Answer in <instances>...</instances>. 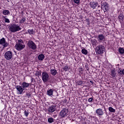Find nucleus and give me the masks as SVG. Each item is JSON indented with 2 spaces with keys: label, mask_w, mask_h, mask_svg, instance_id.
Returning <instances> with one entry per match:
<instances>
[{
  "label": "nucleus",
  "mask_w": 124,
  "mask_h": 124,
  "mask_svg": "<svg viewBox=\"0 0 124 124\" xmlns=\"http://www.w3.org/2000/svg\"><path fill=\"white\" fill-rule=\"evenodd\" d=\"M9 30L11 32H16V31H21L22 28L18 24H13L9 27Z\"/></svg>",
  "instance_id": "nucleus-1"
},
{
  "label": "nucleus",
  "mask_w": 124,
  "mask_h": 124,
  "mask_svg": "<svg viewBox=\"0 0 124 124\" xmlns=\"http://www.w3.org/2000/svg\"><path fill=\"white\" fill-rule=\"evenodd\" d=\"M25 48V45H24V42L23 40H20L18 41L16 45V48L18 51H21Z\"/></svg>",
  "instance_id": "nucleus-2"
},
{
  "label": "nucleus",
  "mask_w": 124,
  "mask_h": 124,
  "mask_svg": "<svg viewBox=\"0 0 124 124\" xmlns=\"http://www.w3.org/2000/svg\"><path fill=\"white\" fill-rule=\"evenodd\" d=\"M95 52L98 55H102L105 52V47L102 45L98 46L96 47Z\"/></svg>",
  "instance_id": "nucleus-3"
},
{
  "label": "nucleus",
  "mask_w": 124,
  "mask_h": 124,
  "mask_svg": "<svg viewBox=\"0 0 124 124\" xmlns=\"http://www.w3.org/2000/svg\"><path fill=\"white\" fill-rule=\"evenodd\" d=\"M69 111V110L68 108H63L60 113V117H61V118H65V117H67Z\"/></svg>",
  "instance_id": "nucleus-4"
},
{
  "label": "nucleus",
  "mask_w": 124,
  "mask_h": 124,
  "mask_svg": "<svg viewBox=\"0 0 124 124\" xmlns=\"http://www.w3.org/2000/svg\"><path fill=\"white\" fill-rule=\"evenodd\" d=\"M101 9L104 11V12H106V11H108L109 10V4L107 3V2L105 1H101Z\"/></svg>",
  "instance_id": "nucleus-5"
},
{
  "label": "nucleus",
  "mask_w": 124,
  "mask_h": 124,
  "mask_svg": "<svg viewBox=\"0 0 124 124\" xmlns=\"http://www.w3.org/2000/svg\"><path fill=\"white\" fill-rule=\"evenodd\" d=\"M42 79L44 82V83H46V82H48L49 80V75L46 72H43L42 74Z\"/></svg>",
  "instance_id": "nucleus-6"
},
{
  "label": "nucleus",
  "mask_w": 124,
  "mask_h": 124,
  "mask_svg": "<svg viewBox=\"0 0 124 124\" xmlns=\"http://www.w3.org/2000/svg\"><path fill=\"white\" fill-rule=\"evenodd\" d=\"M13 57V54H12V52L10 51H7L4 54V58L7 61H9V60H11V59Z\"/></svg>",
  "instance_id": "nucleus-7"
},
{
  "label": "nucleus",
  "mask_w": 124,
  "mask_h": 124,
  "mask_svg": "<svg viewBox=\"0 0 124 124\" xmlns=\"http://www.w3.org/2000/svg\"><path fill=\"white\" fill-rule=\"evenodd\" d=\"M28 47H29L30 49H32V50H35L37 48L36 45L31 40L28 41Z\"/></svg>",
  "instance_id": "nucleus-8"
},
{
  "label": "nucleus",
  "mask_w": 124,
  "mask_h": 124,
  "mask_svg": "<svg viewBox=\"0 0 124 124\" xmlns=\"http://www.w3.org/2000/svg\"><path fill=\"white\" fill-rule=\"evenodd\" d=\"M0 44L3 46V48H5V47H7L9 45L8 43H7L5 41V39L4 38L0 39Z\"/></svg>",
  "instance_id": "nucleus-9"
},
{
  "label": "nucleus",
  "mask_w": 124,
  "mask_h": 124,
  "mask_svg": "<svg viewBox=\"0 0 124 124\" xmlns=\"http://www.w3.org/2000/svg\"><path fill=\"white\" fill-rule=\"evenodd\" d=\"M16 89L17 90L19 94H22V93H23V92L25 91L24 90V88H23L22 86L20 85H16Z\"/></svg>",
  "instance_id": "nucleus-10"
},
{
  "label": "nucleus",
  "mask_w": 124,
  "mask_h": 124,
  "mask_svg": "<svg viewBox=\"0 0 124 124\" xmlns=\"http://www.w3.org/2000/svg\"><path fill=\"white\" fill-rule=\"evenodd\" d=\"M98 39V41H105V35H103V34H99L97 36V37Z\"/></svg>",
  "instance_id": "nucleus-11"
},
{
  "label": "nucleus",
  "mask_w": 124,
  "mask_h": 124,
  "mask_svg": "<svg viewBox=\"0 0 124 124\" xmlns=\"http://www.w3.org/2000/svg\"><path fill=\"white\" fill-rule=\"evenodd\" d=\"M90 6L91 7V8H93V9H95V8L97 5H98V3L97 2H90L89 4Z\"/></svg>",
  "instance_id": "nucleus-12"
},
{
  "label": "nucleus",
  "mask_w": 124,
  "mask_h": 124,
  "mask_svg": "<svg viewBox=\"0 0 124 124\" xmlns=\"http://www.w3.org/2000/svg\"><path fill=\"white\" fill-rule=\"evenodd\" d=\"M56 107H57V106H54L52 105L48 108V112L49 113H53V112H55L56 111Z\"/></svg>",
  "instance_id": "nucleus-13"
},
{
  "label": "nucleus",
  "mask_w": 124,
  "mask_h": 124,
  "mask_svg": "<svg viewBox=\"0 0 124 124\" xmlns=\"http://www.w3.org/2000/svg\"><path fill=\"white\" fill-rule=\"evenodd\" d=\"M96 114H97L98 116H103L104 115V112L102 109L98 108L96 110Z\"/></svg>",
  "instance_id": "nucleus-14"
},
{
  "label": "nucleus",
  "mask_w": 124,
  "mask_h": 124,
  "mask_svg": "<svg viewBox=\"0 0 124 124\" xmlns=\"http://www.w3.org/2000/svg\"><path fill=\"white\" fill-rule=\"evenodd\" d=\"M21 87H22L23 89L25 90L30 87V83H28L24 81L22 83Z\"/></svg>",
  "instance_id": "nucleus-15"
},
{
  "label": "nucleus",
  "mask_w": 124,
  "mask_h": 124,
  "mask_svg": "<svg viewBox=\"0 0 124 124\" xmlns=\"http://www.w3.org/2000/svg\"><path fill=\"white\" fill-rule=\"evenodd\" d=\"M50 73L53 76H56V75H57V73H58V72L57 71V70L55 69H51L50 70Z\"/></svg>",
  "instance_id": "nucleus-16"
},
{
  "label": "nucleus",
  "mask_w": 124,
  "mask_h": 124,
  "mask_svg": "<svg viewBox=\"0 0 124 124\" xmlns=\"http://www.w3.org/2000/svg\"><path fill=\"white\" fill-rule=\"evenodd\" d=\"M96 43H97V41L95 39L91 40V44H92L93 47H95L96 46Z\"/></svg>",
  "instance_id": "nucleus-17"
},
{
  "label": "nucleus",
  "mask_w": 124,
  "mask_h": 124,
  "mask_svg": "<svg viewBox=\"0 0 124 124\" xmlns=\"http://www.w3.org/2000/svg\"><path fill=\"white\" fill-rule=\"evenodd\" d=\"M45 58V56H44V54H42L39 55L38 56V59L39 60V61H43V60H44Z\"/></svg>",
  "instance_id": "nucleus-18"
},
{
  "label": "nucleus",
  "mask_w": 124,
  "mask_h": 124,
  "mask_svg": "<svg viewBox=\"0 0 124 124\" xmlns=\"http://www.w3.org/2000/svg\"><path fill=\"white\" fill-rule=\"evenodd\" d=\"M53 92L54 91L53 89H49V90L47 91V95H49V96H52V95H53Z\"/></svg>",
  "instance_id": "nucleus-19"
},
{
  "label": "nucleus",
  "mask_w": 124,
  "mask_h": 124,
  "mask_svg": "<svg viewBox=\"0 0 124 124\" xmlns=\"http://www.w3.org/2000/svg\"><path fill=\"white\" fill-rule=\"evenodd\" d=\"M119 20L120 22H123L124 21V15L123 14H121L118 16Z\"/></svg>",
  "instance_id": "nucleus-20"
},
{
  "label": "nucleus",
  "mask_w": 124,
  "mask_h": 124,
  "mask_svg": "<svg viewBox=\"0 0 124 124\" xmlns=\"http://www.w3.org/2000/svg\"><path fill=\"white\" fill-rule=\"evenodd\" d=\"M116 71L115 70H112L110 72V75L112 76L113 77H116Z\"/></svg>",
  "instance_id": "nucleus-21"
},
{
  "label": "nucleus",
  "mask_w": 124,
  "mask_h": 124,
  "mask_svg": "<svg viewBox=\"0 0 124 124\" xmlns=\"http://www.w3.org/2000/svg\"><path fill=\"white\" fill-rule=\"evenodd\" d=\"M3 15H8L9 14H10V12H9V10H5L3 11Z\"/></svg>",
  "instance_id": "nucleus-22"
},
{
  "label": "nucleus",
  "mask_w": 124,
  "mask_h": 124,
  "mask_svg": "<svg viewBox=\"0 0 124 124\" xmlns=\"http://www.w3.org/2000/svg\"><path fill=\"white\" fill-rule=\"evenodd\" d=\"M119 52L120 54H121V55H123L124 54V49L123 47H120L119 48Z\"/></svg>",
  "instance_id": "nucleus-23"
},
{
  "label": "nucleus",
  "mask_w": 124,
  "mask_h": 124,
  "mask_svg": "<svg viewBox=\"0 0 124 124\" xmlns=\"http://www.w3.org/2000/svg\"><path fill=\"white\" fill-rule=\"evenodd\" d=\"M108 111L111 112V113H115V112H116V110L111 107H109Z\"/></svg>",
  "instance_id": "nucleus-24"
},
{
  "label": "nucleus",
  "mask_w": 124,
  "mask_h": 124,
  "mask_svg": "<svg viewBox=\"0 0 124 124\" xmlns=\"http://www.w3.org/2000/svg\"><path fill=\"white\" fill-rule=\"evenodd\" d=\"M47 122L48 123H49V124H52V123H54V118L52 117L48 118Z\"/></svg>",
  "instance_id": "nucleus-25"
},
{
  "label": "nucleus",
  "mask_w": 124,
  "mask_h": 124,
  "mask_svg": "<svg viewBox=\"0 0 124 124\" xmlns=\"http://www.w3.org/2000/svg\"><path fill=\"white\" fill-rule=\"evenodd\" d=\"M81 52L82 54H84V55H88V50L85 48L82 49Z\"/></svg>",
  "instance_id": "nucleus-26"
},
{
  "label": "nucleus",
  "mask_w": 124,
  "mask_h": 124,
  "mask_svg": "<svg viewBox=\"0 0 124 124\" xmlns=\"http://www.w3.org/2000/svg\"><path fill=\"white\" fill-rule=\"evenodd\" d=\"M25 22H26V18L25 17H22V18L19 21V23H20V24H24Z\"/></svg>",
  "instance_id": "nucleus-27"
},
{
  "label": "nucleus",
  "mask_w": 124,
  "mask_h": 124,
  "mask_svg": "<svg viewBox=\"0 0 124 124\" xmlns=\"http://www.w3.org/2000/svg\"><path fill=\"white\" fill-rule=\"evenodd\" d=\"M36 76H38V77H39L40 76H41V72L39 71H37L35 73Z\"/></svg>",
  "instance_id": "nucleus-28"
},
{
  "label": "nucleus",
  "mask_w": 124,
  "mask_h": 124,
  "mask_svg": "<svg viewBox=\"0 0 124 124\" xmlns=\"http://www.w3.org/2000/svg\"><path fill=\"white\" fill-rule=\"evenodd\" d=\"M28 31L30 33V34H33V29L29 30Z\"/></svg>",
  "instance_id": "nucleus-29"
},
{
  "label": "nucleus",
  "mask_w": 124,
  "mask_h": 124,
  "mask_svg": "<svg viewBox=\"0 0 124 124\" xmlns=\"http://www.w3.org/2000/svg\"><path fill=\"white\" fill-rule=\"evenodd\" d=\"M77 84L78 86H81L83 84V81H78L77 82Z\"/></svg>",
  "instance_id": "nucleus-30"
},
{
  "label": "nucleus",
  "mask_w": 124,
  "mask_h": 124,
  "mask_svg": "<svg viewBox=\"0 0 124 124\" xmlns=\"http://www.w3.org/2000/svg\"><path fill=\"white\" fill-rule=\"evenodd\" d=\"M24 115L26 117H28V116H29V111H26L25 109L24 111Z\"/></svg>",
  "instance_id": "nucleus-31"
},
{
  "label": "nucleus",
  "mask_w": 124,
  "mask_h": 124,
  "mask_svg": "<svg viewBox=\"0 0 124 124\" xmlns=\"http://www.w3.org/2000/svg\"><path fill=\"white\" fill-rule=\"evenodd\" d=\"M63 70L65 71H67L68 70V66L67 65L65 66L63 68Z\"/></svg>",
  "instance_id": "nucleus-32"
},
{
  "label": "nucleus",
  "mask_w": 124,
  "mask_h": 124,
  "mask_svg": "<svg viewBox=\"0 0 124 124\" xmlns=\"http://www.w3.org/2000/svg\"><path fill=\"white\" fill-rule=\"evenodd\" d=\"M93 98L92 97V98H89L88 101L89 102H93Z\"/></svg>",
  "instance_id": "nucleus-33"
},
{
  "label": "nucleus",
  "mask_w": 124,
  "mask_h": 124,
  "mask_svg": "<svg viewBox=\"0 0 124 124\" xmlns=\"http://www.w3.org/2000/svg\"><path fill=\"white\" fill-rule=\"evenodd\" d=\"M74 2H75V3H77V4H78V3L80 2V0H74Z\"/></svg>",
  "instance_id": "nucleus-34"
},
{
  "label": "nucleus",
  "mask_w": 124,
  "mask_h": 124,
  "mask_svg": "<svg viewBox=\"0 0 124 124\" xmlns=\"http://www.w3.org/2000/svg\"><path fill=\"white\" fill-rule=\"evenodd\" d=\"M5 23H10V21L8 18H5Z\"/></svg>",
  "instance_id": "nucleus-35"
},
{
  "label": "nucleus",
  "mask_w": 124,
  "mask_h": 124,
  "mask_svg": "<svg viewBox=\"0 0 124 124\" xmlns=\"http://www.w3.org/2000/svg\"><path fill=\"white\" fill-rule=\"evenodd\" d=\"M118 73H119V74H120V75L124 74L123 70L122 71L121 70H118Z\"/></svg>",
  "instance_id": "nucleus-36"
},
{
  "label": "nucleus",
  "mask_w": 124,
  "mask_h": 124,
  "mask_svg": "<svg viewBox=\"0 0 124 124\" xmlns=\"http://www.w3.org/2000/svg\"><path fill=\"white\" fill-rule=\"evenodd\" d=\"M26 95H27V96H29L30 97H31V94H30V93H26Z\"/></svg>",
  "instance_id": "nucleus-37"
},
{
  "label": "nucleus",
  "mask_w": 124,
  "mask_h": 124,
  "mask_svg": "<svg viewBox=\"0 0 124 124\" xmlns=\"http://www.w3.org/2000/svg\"><path fill=\"white\" fill-rule=\"evenodd\" d=\"M81 71H83V69L82 68H79V72H81Z\"/></svg>",
  "instance_id": "nucleus-38"
},
{
  "label": "nucleus",
  "mask_w": 124,
  "mask_h": 124,
  "mask_svg": "<svg viewBox=\"0 0 124 124\" xmlns=\"http://www.w3.org/2000/svg\"><path fill=\"white\" fill-rule=\"evenodd\" d=\"M90 82L92 84V85H93V81L90 80Z\"/></svg>",
  "instance_id": "nucleus-39"
},
{
  "label": "nucleus",
  "mask_w": 124,
  "mask_h": 124,
  "mask_svg": "<svg viewBox=\"0 0 124 124\" xmlns=\"http://www.w3.org/2000/svg\"><path fill=\"white\" fill-rule=\"evenodd\" d=\"M104 109H105V111H106V108H105Z\"/></svg>",
  "instance_id": "nucleus-40"
},
{
  "label": "nucleus",
  "mask_w": 124,
  "mask_h": 124,
  "mask_svg": "<svg viewBox=\"0 0 124 124\" xmlns=\"http://www.w3.org/2000/svg\"><path fill=\"white\" fill-rule=\"evenodd\" d=\"M98 7H100V6H98Z\"/></svg>",
  "instance_id": "nucleus-41"
},
{
  "label": "nucleus",
  "mask_w": 124,
  "mask_h": 124,
  "mask_svg": "<svg viewBox=\"0 0 124 124\" xmlns=\"http://www.w3.org/2000/svg\"><path fill=\"white\" fill-rule=\"evenodd\" d=\"M106 114H107V112H106Z\"/></svg>",
  "instance_id": "nucleus-42"
}]
</instances>
